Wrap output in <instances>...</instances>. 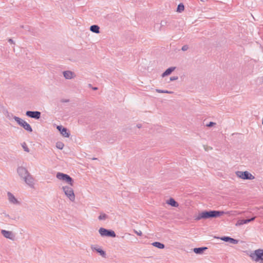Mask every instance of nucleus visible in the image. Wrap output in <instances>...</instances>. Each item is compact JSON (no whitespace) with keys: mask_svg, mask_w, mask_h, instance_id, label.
<instances>
[{"mask_svg":"<svg viewBox=\"0 0 263 263\" xmlns=\"http://www.w3.org/2000/svg\"><path fill=\"white\" fill-rule=\"evenodd\" d=\"M224 214V212L220 211H204L199 213L195 219L199 220L201 219H208L220 216Z\"/></svg>","mask_w":263,"mask_h":263,"instance_id":"f257e3e1","label":"nucleus"},{"mask_svg":"<svg viewBox=\"0 0 263 263\" xmlns=\"http://www.w3.org/2000/svg\"><path fill=\"white\" fill-rule=\"evenodd\" d=\"M249 256L256 262L260 261L263 263V250L257 249L250 253Z\"/></svg>","mask_w":263,"mask_h":263,"instance_id":"f03ea898","label":"nucleus"},{"mask_svg":"<svg viewBox=\"0 0 263 263\" xmlns=\"http://www.w3.org/2000/svg\"><path fill=\"white\" fill-rule=\"evenodd\" d=\"M56 177L60 180L65 181L71 186L73 185V180L72 178L66 174L58 172L56 175Z\"/></svg>","mask_w":263,"mask_h":263,"instance_id":"7ed1b4c3","label":"nucleus"},{"mask_svg":"<svg viewBox=\"0 0 263 263\" xmlns=\"http://www.w3.org/2000/svg\"><path fill=\"white\" fill-rule=\"evenodd\" d=\"M14 119L20 126L23 127L26 130H27L28 132H32L31 126L27 122L16 116L14 117Z\"/></svg>","mask_w":263,"mask_h":263,"instance_id":"20e7f679","label":"nucleus"},{"mask_svg":"<svg viewBox=\"0 0 263 263\" xmlns=\"http://www.w3.org/2000/svg\"><path fill=\"white\" fill-rule=\"evenodd\" d=\"M62 189L65 195L69 198V199L71 201H74L75 200V195L72 187L66 185L63 186Z\"/></svg>","mask_w":263,"mask_h":263,"instance_id":"39448f33","label":"nucleus"},{"mask_svg":"<svg viewBox=\"0 0 263 263\" xmlns=\"http://www.w3.org/2000/svg\"><path fill=\"white\" fill-rule=\"evenodd\" d=\"M236 174L237 177L242 179L253 180L255 178L254 176L248 171H237Z\"/></svg>","mask_w":263,"mask_h":263,"instance_id":"423d86ee","label":"nucleus"},{"mask_svg":"<svg viewBox=\"0 0 263 263\" xmlns=\"http://www.w3.org/2000/svg\"><path fill=\"white\" fill-rule=\"evenodd\" d=\"M99 232L100 234L104 237H115L116 236V234L115 232L111 230H107L103 228H101L99 230Z\"/></svg>","mask_w":263,"mask_h":263,"instance_id":"0eeeda50","label":"nucleus"},{"mask_svg":"<svg viewBox=\"0 0 263 263\" xmlns=\"http://www.w3.org/2000/svg\"><path fill=\"white\" fill-rule=\"evenodd\" d=\"M41 112L39 111H27L26 115L30 118L39 119L41 117Z\"/></svg>","mask_w":263,"mask_h":263,"instance_id":"6e6552de","label":"nucleus"},{"mask_svg":"<svg viewBox=\"0 0 263 263\" xmlns=\"http://www.w3.org/2000/svg\"><path fill=\"white\" fill-rule=\"evenodd\" d=\"M17 172L20 177L22 179L29 174L27 170L23 166H19L17 169Z\"/></svg>","mask_w":263,"mask_h":263,"instance_id":"1a4fd4ad","label":"nucleus"},{"mask_svg":"<svg viewBox=\"0 0 263 263\" xmlns=\"http://www.w3.org/2000/svg\"><path fill=\"white\" fill-rule=\"evenodd\" d=\"M25 183L28 184L30 187H33L34 185V178L30 175V174H28L26 176H25L23 179Z\"/></svg>","mask_w":263,"mask_h":263,"instance_id":"9d476101","label":"nucleus"},{"mask_svg":"<svg viewBox=\"0 0 263 263\" xmlns=\"http://www.w3.org/2000/svg\"><path fill=\"white\" fill-rule=\"evenodd\" d=\"M8 198L9 202L12 203L13 204H20L19 201L17 199L14 197V196L10 192H8L7 193Z\"/></svg>","mask_w":263,"mask_h":263,"instance_id":"9b49d317","label":"nucleus"},{"mask_svg":"<svg viewBox=\"0 0 263 263\" xmlns=\"http://www.w3.org/2000/svg\"><path fill=\"white\" fill-rule=\"evenodd\" d=\"M256 217H253L250 219H239L236 223V226H240L241 225H243L244 224H247L250 222L253 221L255 220Z\"/></svg>","mask_w":263,"mask_h":263,"instance_id":"f8f14e48","label":"nucleus"},{"mask_svg":"<svg viewBox=\"0 0 263 263\" xmlns=\"http://www.w3.org/2000/svg\"><path fill=\"white\" fill-rule=\"evenodd\" d=\"M64 77L67 80H70L76 77L75 73L70 70H66L63 72Z\"/></svg>","mask_w":263,"mask_h":263,"instance_id":"ddd939ff","label":"nucleus"},{"mask_svg":"<svg viewBox=\"0 0 263 263\" xmlns=\"http://www.w3.org/2000/svg\"><path fill=\"white\" fill-rule=\"evenodd\" d=\"M1 233L6 238H8L11 240H13L14 239V235L11 231L2 230L1 231Z\"/></svg>","mask_w":263,"mask_h":263,"instance_id":"4468645a","label":"nucleus"},{"mask_svg":"<svg viewBox=\"0 0 263 263\" xmlns=\"http://www.w3.org/2000/svg\"><path fill=\"white\" fill-rule=\"evenodd\" d=\"M221 239L224 241L229 242L232 244H237L238 242V240L234 239L228 236L222 237L221 238Z\"/></svg>","mask_w":263,"mask_h":263,"instance_id":"2eb2a0df","label":"nucleus"},{"mask_svg":"<svg viewBox=\"0 0 263 263\" xmlns=\"http://www.w3.org/2000/svg\"><path fill=\"white\" fill-rule=\"evenodd\" d=\"M208 249L207 247H200V248H195L193 249V251L195 253L197 254H202L204 251Z\"/></svg>","mask_w":263,"mask_h":263,"instance_id":"dca6fc26","label":"nucleus"},{"mask_svg":"<svg viewBox=\"0 0 263 263\" xmlns=\"http://www.w3.org/2000/svg\"><path fill=\"white\" fill-rule=\"evenodd\" d=\"M175 67H171L167 69L161 75L162 78H164L167 76L170 75L173 71L175 69Z\"/></svg>","mask_w":263,"mask_h":263,"instance_id":"f3484780","label":"nucleus"},{"mask_svg":"<svg viewBox=\"0 0 263 263\" xmlns=\"http://www.w3.org/2000/svg\"><path fill=\"white\" fill-rule=\"evenodd\" d=\"M90 30L93 33H99L100 27L97 25H93L90 26Z\"/></svg>","mask_w":263,"mask_h":263,"instance_id":"a211bd4d","label":"nucleus"},{"mask_svg":"<svg viewBox=\"0 0 263 263\" xmlns=\"http://www.w3.org/2000/svg\"><path fill=\"white\" fill-rule=\"evenodd\" d=\"M166 203L173 207H178L179 205L178 203L172 198H170V199L166 201Z\"/></svg>","mask_w":263,"mask_h":263,"instance_id":"6ab92c4d","label":"nucleus"},{"mask_svg":"<svg viewBox=\"0 0 263 263\" xmlns=\"http://www.w3.org/2000/svg\"><path fill=\"white\" fill-rule=\"evenodd\" d=\"M60 133L63 136L66 138H68L70 136V133L67 131V129L65 127L62 128Z\"/></svg>","mask_w":263,"mask_h":263,"instance_id":"aec40b11","label":"nucleus"},{"mask_svg":"<svg viewBox=\"0 0 263 263\" xmlns=\"http://www.w3.org/2000/svg\"><path fill=\"white\" fill-rule=\"evenodd\" d=\"M153 246L156 247V248H158L159 249H163L164 248L165 246H164V245L161 243V242H154L153 243H152V244Z\"/></svg>","mask_w":263,"mask_h":263,"instance_id":"412c9836","label":"nucleus"},{"mask_svg":"<svg viewBox=\"0 0 263 263\" xmlns=\"http://www.w3.org/2000/svg\"><path fill=\"white\" fill-rule=\"evenodd\" d=\"M96 252L99 253L103 257L106 258V254L105 252L101 248H99L98 249L96 250Z\"/></svg>","mask_w":263,"mask_h":263,"instance_id":"4be33fe9","label":"nucleus"},{"mask_svg":"<svg viewBox=\"0 0 263 263\" xmlns=\"http://www.w3.org/2000/svg\"><path fill=\"white\" fill-rule=\"evenodd\" d=\"M184 9V6L183 4L180 3L178 5L177 11L179 12H181Z\"/></svg>","mask_w":263,"mask_h":263,"instance_id":"5701e85b","label":"nucleus"},{"mask_svg":"<svg viewBox=\"0 0 263 263\" xmlns=\"http://www.w3.org/2000/svg\"><path fill=\"white\" fill-rule=\"evenodd\" d=\"M64 144L62 142H57L56 143V147L59 149H62L64 147Z\"/></svg>","mask_w":263,"mask_h":263,"instance_id":"b1692460","label":"nucleus"},{"mask_svg":"<svg viewBox=\"0 0 263 263\" xmlns=\"http://www.w3.org/2000/svg\"><path fill=\"white\" fill-rule=\"evenodd\" d=\"M156 92H157L158 93H170V94L173 93L172 91H168V90H166L159 89H156Z\"/></svg>","mask_w":263,"mask_h":263,"instance_id":"393cba45","label":"nucleus"},{"mask_svg":"<svg viewBox=\"0 0 263 263\" xmlns=\"http://www.w3.org/2000/svg\"><path fill=\"white\" fill-rule=\"evenodd\" d=\"M107 218V215L105 213H101L100 216L98 217V219L100 220H105Z\"/></svg>","mask_w":263,"mask_h":263,"instance_id":"a878e982","label":"nucleus"},{"mask_svg":"<svg viewBox=\"0 0 263 263\" xmlns=\"http://www.w3.org/2000/svg\"><path fill=\"white\" fill-rule=\"evenodd\" d=\"M22 145L25 152H29V149L28 148L25 142H24Z\"/></svg>","mask_w":263,"mask_h":263,"instance_id":"bb28decb","label":"nucleus"},{"mask_svg":"<svg viewBox=\"0 0 263 263\" xmlns=\"http://www.w3.org/2000/svg\"><path fill=\"white\" fill-rule=\"evenodd\" d=\"M189 49L187 45H185L182 47L181 50L183 51H186Z\"/></svg>","mask_w":263,"mask_h":263,"instance_id":"cd10ccee","label":"nucleus"},{"mask_svg":"<svg viewBox=\"0 0 263 263\" xmlns=\"http://www.w3.org/2000/svg\"><path fill=\"white\" fill-rule=\"evenodd\" d=\"M7 117L8 118H9V119H11L12 118H13L14 119V116H13V115L12 114H9L8 111L7 112Z\"/></svg>","mask_w":263,"mask_h":263,"instance_id":"c85d7f7f","label":"nucleus"},{"mask_svg":"<svg viewBox=\"0 0 263 263\" xmlns=\"http://www.w3.org/2000/svg\"><path fill=\"white\" fill-rule=\"evenodd\" d=\"M99 248H98L97 246L96 245H91V249L92 251H96V250L98 249Z\"/></svg>","mask_w":263,"mask_h":263,"instance_id":"c756f323","label":"nucleus"},{"mask_svg":"<svg viewBox=\"0 0 263 263\" xmlns=\"http://www.w3.org/2000/svg\"><path fill=\"white\" fill-rule=\"evenodd\" d=\"M178 79V77L177 76H173V77H171L170 78V81H175V80H177Z\"/></svg>","mask_w":263,"mask_h":263,"instance_id":"7c9ffc66","label":"nucleus"},{"mask_svg":"<svg viewBox=\"0 0 263 263\" xmlns=\"http://www.w3.org/2000/svg\"><path fill=\"white\" fill-rule=\"evenodd\" d=\"M216 124V123L213 122H210L209 124H206L208 127H212Z\"/></svg>","mask_w":263,"mask_h":263,"instance_id":"2f4dec72","label":"nucleus"},{"mask_svg":"<svg viewBox=\"0 0 263 263\" xmlns=\"http://www.w3.org/2000/svg\"><path fill=\"white\" fill-rule=\"evenodd\" d=\"M134 232L137 234L138 235V236H141L142 234V233L141 231H136V230H134Z\"/></svg>","mask_w":263,"mask_h":263,"instance_id":"473e14b6","label":"nucleus"},{"mask_svg":"<svg viewBox=\"0 0 263 263\" xmlns=\"http://www.w3.org/2000/svg\"><path fill=\"white\" fill-rule=\"evenodd\" d=\"M167 24V22L166 21H162L161 22L160 25L161 26L163 27L165 26Z\"/></svg>","mask_w":263,"mask_h":263,"instance_id":"72a5a7b5","label":"nucleus"},{"mask_svg":"<svg viewBox=\"0 0 263 263\" xmlns=\"http://www.w3.org/2000/svg\"><path fill=\"white\" fill-rule=\"evenodd\" d=\"M64 127H63L61 125H59V126H57V129L61 132V130H62V128H63Z\"/></svg>","mask_w":263,"mask_h":263,"instance_id":"f704fd0d","label":"nucleus"},{"mask_svg":"<svg viewBox=\"0 0 263 263\" xmlns=\"http://www.w3.org/2000/svg\"><path fill=\"white\" fill-rule=\"evenodd\" d=\"M61 102L62 103H67L69 102V100L68 99H63L61 100Z\"/></svg>","mask_w":263,"mask_h":263,"instance_id":"c9c22d12","label":"nucleus"},{"mask_svg":"<svg viewBox=\"0 0 263 263\" xmlns=\"http://www.w3.org/2000/svg\"><path fill=\"white\" fill-rule=\"evenodd\" d=\"M8 42H9L10 43H11V44H14V41H13V40H12V39H9L8 40Z\"/></svg>","mask_w":263,"mask_h":263,"instance_id":"e433bc0d","label":"nucleus"},{"mask_svg":"<svg viewBox=\"0 0 263 263\" xmlns=\"http://www.w3.org/2000/svg\"><path fill=\"white\" fill-rule=\"evenodd\" d=\"M3 214L4 215V216L6 217H9V215L7 214L6 213H3Z\"/></svg>","mask_w":263,"mask_h":263,"instance_id":"4c0bfd02","label":"nucleus"},{"mask_svg":"<svg viewBox=\"0 0 263 263\" xmlns=\"http://www.w3.org/2000/svg\"><path fill=\"white\" fill-rule=\"evenodd\" d=\"M92 89L94 90H96L98 89V87H92Z\"/></svg>","mask_w":263,"mask_h":263,"instance_id":"58836bf2","label":"nucleus"},{"mask_svg":"<svg viewBox=\"0 0 263 263\" xmlns=\"http://www.w3.org/2000/svg\"><path fill=\"white\" fill-rule=\"evenodd\" d=\"M137 126H138V128H140L141 127V126L139 125H137Z\"/></svg>","mask_w":263,"mask_h":263,"instance_id":"ea45409f","label":"nucleus"},{"mask_svg":"<svg viewBox=\"0 0 263 263\" xmlns=\"http://www.w3.org/2000/svg\"><path fill=\"white\" fill-rule=\"evenodd\" d=\"M25 28H26V29H28V28H29V26H26V27H25Z\"/></svg>","mask_w":263,"mask_h":263,"instance_id":"a19ab883","label":"nucleus"},{"mask_svg":"<svg viewBox=\"0 0 263 263\" xmlns=\"http://www.w3.org/2000/svg\"><path fill=\"white\" fill-rule=\"evenodd\" d=\"M89 87H91V84H89Z\"/></svg>","mask_w":263,"mask_h":263,"instance_id":"79ce46f5","label":"nucleus"}]
</instances>
